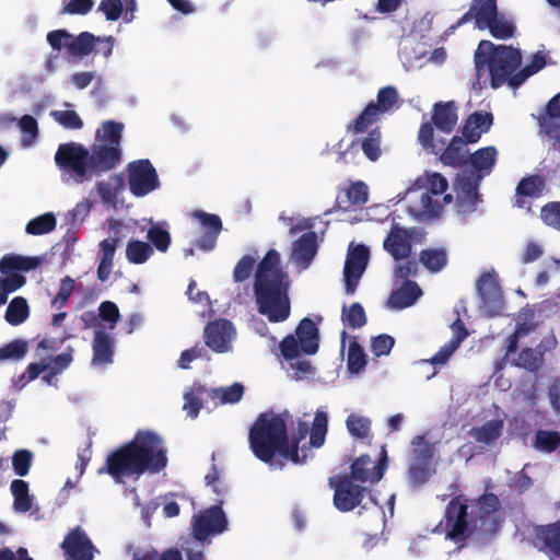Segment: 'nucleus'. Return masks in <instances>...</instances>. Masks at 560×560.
Returning <instances> with one entry per match:
<instances>
[{
  "label": "nucleus",
  "mask_w": 560,
  "mask_h": 560,
  "mask_svg": "<svg viewBox=\"0 0 560 560\" xmlns=\"http://www.w3.org/2000/svg\"><path fill=\"white\" fill-rule=\"evenodd\" d=\"M122 129L121 122L107 120L96 130L90 148L73 141L59 144L54 160L62 182L80 185L115 170L122 158Z\"/></svg>",
  "instance_id": "nucleus-1"
},
{
  "label": "nucleus",
  "mask_w": 560,
  "mask_h": 560,
  "mask_svg": "<svg viewBox=\"0 0 560 560\" xmlns=\"http://www.w3.org/2000/svg\"><path fill=\"white\" fill-rule=\"evenodd\" d=\"M166 465V450L160 435L139 430L131 441L107 456L105 466L97 472H106L115 481H120L124 477L141 476L144 472L158 474Z\"/></svg>",
  "instance_id": "nucleus-2"
},
{
  "label": "nucleus",
  "mask_w": 560,
  "mask_h": 560,
  "mask_svg": "<svg viewBox=\"0 0 560 560\" xmlns=\"http://www.w3.org/2000/svg\"><path fill=\"white\" fill-rule=\"evenodd\" d=\"M289 290L290 279L282 269L280 255L269 249L255 272L254 296L258 313L270 323L287 320L291 314Z\"/></svg>",
  "instance_id": "nucleus-3"
},
{
  "label": "nucleus",
  "mask_w": 560,
  "mask_h": 560,
  "mask_svg": "<svg viewBox=\"0 0 560 560\" xmlns=\"http://www.w3.org/2000/svg\"><path fill=\"white\" fill-rule=\"evenodd\" d=\"M248 442L255 457L270 467L282 468L283 460L306 462V455L300 457L296 445H290L287 423L279 415L260 413L249 430Z\"/></svg>",
  "instance_id": "nucleus-4"
},
{
  "label": "nucleus",
  "mask_w": 560,
  "mask_h": 560,
  "mask_svg": "<svg viewBox=\"0 0 560 560\" xmlns=\"http://www.w3.org/2000/svg\"><path fill=\"white\" fill-rule=\"evenodd\" d=\"M477 78H489L490 86L499 89L506 84L517 89L521 84L514 83L516 72L522 66V54L518 48L506 45H495L491 40L482 39L474 55Z\"/></svg>",
  "instance_id": "nucleus-5"
},
{
  "label": "nucleus",
  "mask_w": 560,
  "mask_h": 560,
  "mask_svg": "<svg viewBox=\"0 0 560 560\" xmlns=\"http://www.w3.org/2000/svg\"><path fill=\"white\" fill-rule=\"evenodd\" d=\"M444 534L446 539L463 542L475 537L471 518H468V500L463 494L456 495L446 504L443 518L433 530Z\"/></svg>",
  "instance_id": "nucleus-6"
},
{
  "label": "nucleus",
  "mask_w": 560,
  "mask_h": 560,
  "mask_svg": "<svg viewBox=\"0 0 560 560\" xmlns=\"http://www.w3.org/2000/svg\"><path fill=\"white\" fill-rule=\"evenodd\" d=\"M471 522L477 541L487 544L492 540L503 523L501 502L497 494L486 492L478 497Z\"/></svg>",
  "instance_id": "nucleus-7"
},
{
  "label": "nucleus",
  "mask_w": 560,
  "mask_h": 560,
  "mask_svg": "<svg viewBox=\"0 0 560 560\" xmlns=\"http://www.w3.org/2000/svg\"><path fill=\"white\" fill-rule=\"evenodd\" d=\"M415 186L425 191L421 194L419 206L410 207V213L417 218H438L440 217L443 206L434 196L444 194L448 188L447 179L441 173H427L424 176L416 179Z\"/></svg>",
  "instance_id": "nucleus-8"
},
{
  "label": "nucleus",
  "mask_w": 560,
  "mask_h": 560,
  "mask_svg": "<svg viewBox=\"0 0 560 560\" xmlns=\"http://www.w3.org/2000/svg\"><path fill=\"white\" fill-rule=\"evenodd\" d=\"M329 487L334 490V505L342 512L353 511L362 504L363 499L371 494L368 487L354 482L350 477L336 475L328 479Z\"/></svg>",
  "instance_id": "nucleus-9"
},
{
  "label": "nucleus",
  "mask_w": 560,
  "mask_h": 560,
  "mask_svg": "<svg viewBox=\"0 0 560 560\" xmlns=\"http://www.w3.org/2000/svg\"><path fill=\"white\" fill-rule=\"evenodd\" d=\"M397 89L388 85L377 92L376 102L369 103L362 113L355 118L352 130L355 133L364 132L378 117L389 112L398 102Z\"/></svg>",
  "instance_id": "nucleus-10"
},
{
  "label": "nucleus",
  "mask_w": 560,
  "mask_h": 560,
  "mask_svg": "<svg viewBox=\"0 0 560 560\" xmlns=\"http://www.w3.org/2000/svg\"><path fill=\"white\" fill-rule=\"evenodd\" d=\"M128 185L136 197H143L159 187L155 168L149 160H139L128 165Z\"/></svg>",
  "instance_id": "nucleus-11"
},
{
  "label": "nucleus",
  "mask_w": 560,
  "mask_h": 560,
  "mask_svg": "<svg viewBox=\"0 0 560 560\" xmlns=\"http://www.w3.org/2000/svg\"><path fill=\"white\" fill-rule=\"evenodd\" d=\"M370 259V249L364 244L350 245L343 267L346 292L352 294L364 273Z\"/></svg>",
  "instance_id": "nucleus-12"
},
{
  "label": "nucleus",
  "mask_w": 560,
  "mask_h": 560,
  "mask_svg": "<svg viewBox=\"0 0 560 560\" xmlns=\"http://www.w3.org/2000/svg\"><path fill=\"white\" fill-rule=\"evenodd\" d=\"M386 466L387 456L385 451H383V456L377 463H374L368 454H363L352 462L350 474L343 476L350 477L352 481L360 485H375L383 478Z\"/></svg>",
  "instance_id": "nucleus-13"
},
{
  "label": "nucleus",
  "mask_w": 560,
  "mask_h": 560,
  "mask_svg": "<svg viewBox=\"0 0 560 560\" xmlns=\"http://www.w3.org/2000/svg\"><path fill=\"white\" fill-rule=\"evenodd\" d=\"M221 504L222 501L205 510L195 518L192 530L197 540L203 541L210 535L221 534L226 529L228 520Z\"/></svg>",
  "instance_id": "nucleus-14"
},
{
  "label": "nucleus",
  "mask_w": 560,
  "mask_h": 560,
  "mask_svg": "<svg viewBox=\"0 0 560 560\" xmlns=\"http://www.w3.org/2000/svg\"><path fill=\"white\" fill-rule=\"evenodd\" d=\"M481 180L474 176L463 174L457 175L454 180L456 190V208L458 213L470 214L477 210L481 201V195L478 191Z\"/></svg>",
  "instance_id": "nucleus-15"
},
{
  "label": "nucleus",
  "mask_w": 560,
  "mask_h": 560,
  "mask_svg": "<svg viewBox=\"0 0 560 560\" xmlns=\"http://www.w3.org/2000/svg\"><path fill=\"white\" fill-rule=\"evenodd\" d=\"M498 12L497 0H471L469 10L451 25L446 33L452 34L457 27L470 21H474L476 28L483 31Z\"/></svg>",
  "instance_id": "nucleus-16"
},
{
  "label": "nucleus",
  "mask_w": 560,
  "mask_h": 560,
  "mask_svg": "<svg viewBox=\"0 0 560 560\" xmlns=\"http://www.w3.org/2000/svg\"><path fill=\"white\" fill-rule=\"evenodd\" d=\"M328 432V415L326 411L317 410L314 416L312 428L305 421H299L296 431L293 434L290 445H296L299 453V443L310 434V444L313 447L324 445Z\"/></svg>",
  "instance_id": "nucleus-17"
},
{
  "label": "nucleus",
  "mask_w": 560,
  "mask_h": 560,
  "mask_svg": "<svg viewBox=\"0 0 560 560\" xmlns=\"http://www.w3.org/2000/svg\"><path fill=\"white\" fill-rule=\"evenodd\" d=\"M67 560H93L95 547L81 527L70 530L60 545Z\"/></svg>",
  "instance_id": "nucleus-18"
},
{
  "label": "nucleus",
  "mask_w": 560,
  "mask_h": 560,
  "mask_svg": "<svg viewBox=\"0 0 560 560\" xmlns=\"http://www.w3.org/2000/svg\"><path fill=\"white\" fill-rule=\"evenodd\" d=\"M233 325L228 319H217L206 325L203 339L207 347L218 353L228 352L231 349Z\"/></svg>",
  "instance_id": "nucleus-19"
},
{
  "label": "nucleus",
  "mask_w": 560,
  "mask_h": 560,
  "mask_svg": "<svg viewBox=\"0 0 560 560\" xmlns=\"http://www.w3.org/2000/svg\"><path fill=\"white\" fill-rule=\"evenodd\" d=\"M477 290L485 308L491 315L499 314L503 307V296L495 275L482 273L478 280Z\"/></svg>",
  "instance_id": "nucleus-20"
},
{
  "label": "nucleus",
  "mask_w": 560,
  "mask_h": 560,
  "mask_svg": "<svg viewBox=\"0 0 560 560\" xmlns=\"http://www.w3.org/2000/svg\"><path fill=\"white\" fill-rule=\"evenodd\" d=\"M192 215L201 224V235L196 241L197 248L205 252L212 250L222 231L221 218L218 214L208 213L202 210L195 211Z\"/></svg>",
  "instance_id": "nucleus-21"
},
{
  "label": "nucleus",
  "mask_w": 560,
  "mask_h": 560,
  "mask_svg": "<svg viewBox=\"0 0 560 560\" xmlns=\"http://www.w3.org/2000/svg\"><path fill=\"white\" fill-rule=\"evenodd\" d=\"M535 540L551 560L560 559V521L537 526Z\"/></svg>",
  "instance_id": "nucleus-22"
},
{
  "label": "nucleus",
  "mask_w": 560,
  "mask_h": 560,
  "mask_svg": "<svg viewBox=\"0 0 560 560\" xmlns=\"http://www.w3.org/2000/svg\"><path fill=\"white\" fill-rule=\"evenodd\" d=\"M498 160V150L493 145L480 148L468 156V164H470L472 171L468 174L482 180L485 176H488Z\"/></svg>",
  "instance_id": "nucleus-23"
},
{
  "label": "nucleus",
  "mask_w": 560,
  "mask_h": 560,
  "mask_svg": "<svg viewBox=\"0 0 560 560\" xmlns=\"http://www.w3.org/2000/svg\"><path fill=\"white\" fill-rule=\"evenodd\" d=\"M545 179L539 175H528L523 177L516 186L514 207L520 209H530L529 198H538L545 189Z\"/></svg>",
  "instance_id": "nucleus-24"
},
{
  "label": "nucleus",
  "mask_w": 560,
  "mask_h": 560,
  "mask_svg": "<svg viewBox=\"0 0 560 560\" xmlns=\"http://www.w3.org/2000/svg\"><path fill=\"white\" fill-rule=\"evenodd\" d=\"M493 124V115L489 112L476 110L468 116L463 128L462 135L467 142L476 143L482 133L490 130Z\"/></svg>",
  "instance_id": "nucleus-25"
},
{
  "label": "nucleus",
  "mask_w": 560,
  "mask_h": 560,
  "mask_svg": "<svg viewBox=\"0 0 560 560\" xmlns=\"http://www.w3.org/2000/svg\"><path fill=\"white\" fill-rule=\"evenodd\" d=\"M384 249L395 260L407 259L411 253V243L404 228L394 225L383 243Z\"/></svg>",
  "instance_id": "nucleus-26"
},
{
  "label": "nucleus",
  "mask_w": 560,
  "mask_h": 560,
  "mask_svg": "<svg viewBox=\"0 0 560 560\" xmlns=\"http://www.w3.org/2000/svg\"><path fill=\"white\" fill-rule=\"evenodd\" d=\"M422 295V290L417 282L406 280L398 289L394 290L387 301L393 310H404L412 306Z\"/></svg>",
  "instance_id": "nucleus-27"
},
{
  "label": "nucleus",
  "mask_w": 560,
  "mask_h": 560,
  "mask_svg": "<svg viewBox=\"0 0 560 560\" xmlns=\"http://www.w3.org/2000/svg\"><path fill=\"white\" fill-rule=\"evenodd\" d=\"M469 142L463 137L454 136L448 145L444 149L440 156V161L447 166L462 167L468 164Z\"/></svg>",
  "instance_id": "nucleus-28"
},
{
  "label": "nucleus",
  "mask_w": 560,
  "mask_h": 560,
  "mask_svg": "<svg viewBox=\"0 0 560 560\" xmlns=\"http://www.w3.org/2000/svg\"><path fill=\"white\" fill-rule=\"evenodd\" d=\"M295 335L296 339L300 341L303 353L312 355L318 351L319 334L315 323L311 318L305 317L299 323Z\"/></svg>",
  "instance_id": "nucleus-29"
},
{
  "label": "nucleus",
  "mask_w": 560,
  "mask_h": 560,
  "mask_svg": "<svg viewBox=\"0 0 560 560\" xmlns=\"http://www.w3.org/2000/svg\"><path fill=\"white\" fill-rule=\"evenodd\" d=\"M94 365H104L113 362L114 339L103 329H96L92 343Z\"/></svg>",
  "instance_id": "nucleus-30"
},
{
  "label": "nucleus",
  "mask_w": 560,
  "mask_h": 560,
  "mask_svg": "<svg viewBox=\"0 0 560 560\" xmlns=\"http://www.w3.org/2000/svg\"><path fill=\"white\" fill-rule=\"evenodd\" d=\"M457 108L453 101L434 104L432 122L439 130L444 133L452 132L457 124Z\"/></svg>",
  "instance_id": "nucleus-31"
},
{
  "label": "nucleus",
  "mask_w": 560,
  "mask_h": 560,
  "mask_svg": "<svg viewBox=\"0 0 560 560\" xmlns=\"http://www.w3.org/2000/svg\"><path fill=\"white\" fill-rule=\"evenodd\" d=\"M42 264L39 257H26L16 254H5L0 259V272L2 275H13L16 271H31Z\"/></svg>",
  "instance_id": "nucleus-32"
},
{
  "label": "nucleus",
  "mask_w": 560,
  "mask_h": 560,
  "mask_svg": "<svg viewBox=\"0 0 560 560\" xmlns=\"http://www.w3.org/2000/svg\"><path fill=\"white\" fill-rule=\"evenodd\" d=\"M292 249L296 261L306 264L312 261L317 253L316 233L313 231L304 233L293 243Z\"/></svg>",
  "instance_id": "nucleus-33"
},
{
  "label": "nucleus",
  "mask_w": 560,
  "mask_h": 560,
  "mask_svg": "<svg viewBox=\"0 0 560 560\" xmlns=\"http://www.w3.org/2000/svg\"><path fill=\"white\" fill-rule=\"evenodd\" d=\"M486 30H488L490 35L495 39L504 40L514 37L516 25L512 19L498 12L497 16L486 25Z\"/></svg>",
  "instance_id": "nucleus-34"
},
{
  "label": "nucleus",
  "mask_w": 560,
  "mask_h": 560,
  "mask_svg": "<svg viewBox=\"0 0 560 560\" xmlns=\"http://www.w3.org/2000/svg\"><path fill=\"white\" fill-rule=\"evenodd\" d=\"M10 490L13 495V509L15 512L26 513L32 509L28 483L22 479H14Z\"/></svg>",
  "instance_id": "nucleus-35"
},
{
  "label": "nucleus",
  "mask_w": 560,
  "mask_h": 560,
  "mask_svg": "<svg viewBox=\"0 0 560 560\" xmlns=\"http://www.w3.org/2000/svg\"><path fill=\"white\" fill-rule=\"evenodd\" d=\"M346 200L341 201L340 197H337V203L340 208H348L349 206H362L369 199V187L365 183L358 180L352 183L346 189Z\"/></svg>",
  "instance_id": "nucleus-36"
},
{
  "label": "nucleus",
  "mask_w": 560,
  "mask_h": 560,
  "mask_svg": "<svg viewBox=\"0 0 560 560\" xmlns=\"http://www.w3.org/2000/svg\"><path fill=\"white\" fill-rule=\"evenodd\" d=\"M419 261L430 272H440L447 265V254L444 248L422 249L419 254Z\"/></svg>",
  "instance_id": "nucleus-37"
},
{
  "label": "nucleus",
  "mask_w": 560,
  "mask_h": 560,
  "mask_svg": "<svg viewBox=\"0 0 560 560\" xmlns=\"http://www.w3.org/2000/svg\"><path fill=\"white\" fill-rule=\"evenodd\" d=\"M411 444L413 446L411 451L412 462L433 465L432 460L435 447L434 444L427 439V435L415 436Z\"/></svg>",
  "instance_id": "nucleus-38"
},
{
  "label": "nucleus",
  "mask_w": 560,
  "mask_h": 560,
  "mask_svg": "<svg viewBox=\"0 0 560 560\" xmlns=\"http://www.w3.org/2000/svg\"><path fill=\"white\" fill-rule=\"evenodd\" d=\"M30 316V307L26 299L23 296H15L9 303L4 318L5 320L12 325L18 326L24 323Z\"/></svg>",
  "instance_id": "nucleus-39"
},
{
  "label": "nucleus",
  "mask_w": 560,
  "mask_h": 560,
  "mask_svg": "<svg viewBox=\"0 0 560 560\" xmlns=\"http://www.w3.org/2000/svg\"><path fill=\"white\" fill-rule=\"evenodd\" d=\"M96 40L98 38L89 32H82L77 37L71 34L68 43V52L71 56H88L93 51Z\"/></svg>",
  "instance_id": "nucleus-40"
},
{
  "label": "nucleus",
  "mask_w": 560,
  "mask_h": 560,
  "mask_svg": "<svg viewBox=\"0 0 560 560\" xmlns=\"http://www.w3.org/2000/svg\"><path fill=\"white\" fill-rule=\"evenodd\" d=\"M208 393V389L206 386L195 383L190 389V392L185 393L184 395V407L183 409L186 410L187 416L195 419L200 409L202 408V397L205 394Z\"/></svg>",
  "instance_id": "nucleus-41"
},
{
  "label": "nucleus",
  "mask_w": 560,
  "mask_h": 560,
  "mask_svg": "<svg viewBox=\"0 0 560 560\" xmlns=\"http://www.w3.org/2000/svg\"><path fill=\"white\" fill-rule=\"evenodd\" d=\"M153 255L151 244L138 240L129 241L126 247V257L135 265L144 264Z\"/></svg>",
  "instance_id": "nucleus-42"
},
{
  "label": "nucleus",
  "mask_w": 560,
  "mask_h": 560,
  "mask_svg": "<svg viewBox=\"0 0 560 560\" xmlns=\"http://www.w3.org/2000/svg\"><path fill=\"white\" fill-rule=\"evenodd\" d=\"M502 421L491 420L479 428H474L471 434L479 443L491 444L502 434Z\"/></svg>",
  "instance_id": "nucleus-43"
},
{
  "label": "nucleus",
  "mask_w": 560,
  "mask_h": 560,
  "mask_svg": "<svg viewBox=\"0 0 560 560\" xmlns=\"http://www.w3.org/2000/svg\"><path fill=\"white\" fill-rule=\"evenodd\" d=\"M560 446V432L549 430H537L535 433L534 447L544 453H552Z\"/></svg>",
  "instance_id": "nucleus-44"
},
{
  "label": "nucleus",
  "mask_w": 560,
  "mask_h": 560,
  "mask_svg": "<svg viewBox=\"0 0 560 560\" xmlns=\"http://www.w3.org/2000/svg\"><path fill=\"white\" fill-rule=\"evenodd\" d=\"M341 319L352 329H359L368 322L365 311L359 302L352 303L349 307L343 306Z\"/></svg>",
  "instance_id": "nucleus-45"
},
{
  "label": "nucleus",
  "mask_w": 560,
  "mask_h": 560,
  "mask_svg": "<svg viewBox=\"0 0 560 560\" xmlns=\"http://www.w3.org/2000/svg\"><path fill=\"white\" fill-rule=\"evenodd\" d=\"M544 353L533 348H524L517 359L513 362L515 366L523 368L529 372H537L542 364Z\"/></svg>",
  "instance_id": "nucleus-46"
},
{
  "label": "nucleus",
  "mask_w": 560,
  "mask_h": 560,
  "mask_svg": "<svg viewBox=\"0 0 560 560\" xmlns=\"http://www.w3.org/2000/svg\"><path fill=\"white\" fill-rule=\"evenodd\" d=\"M244 394V387L240 383H234L228 387H219L210 390L209 396L212 399H219L221 404H236Z\"/></svg>",
  "instance_id": "nucleus-47"
},
{
  "label": "nucleus",
  "mask_w": 560,
  "mask_h": 560,
  "mask_svg": "<svg viewBox=\"0 0 560 560\" xmlns=\"http://www.w3.org/2000/svg\"><path fill=\"white\" fill-rule=\"evenodd\" d=\"M147 238L152 244L151 246L161 253L167 252L172 241L170 232L161 223L152 224L148 230Z\"/></svg>",
  "instance_id": "nucleus-48"
},
{
  "label": "nucleus",
  "mask_w": 560,
  "mask_h": 560,
  "mask_svg": "<svg viewBox=\"0 0 560 560\" xmlns=\"http://www.w3.org/2000/svg\"><path fill=\"white\" fill-rule=\"evenodd\" d=\"M56 228V218L52 213L47 212L32 219L25 228L27 234L43 235L51 232Z\"/></svg>",
  "instance_id": "nucleus-49"
},
{
  "label": "nucleus",
  "mask_w": 560,
  "mask_h": 560,
  "mask_svg": "<svg viewBox=\"0 0 560 560\" xmlns=\"http://www.w3.org/2000/svg\"><path fill=\"white\" fill-rule=\"evenodd\" d=\"M368 363L363 348L357 340H352L349 345L347 366L351 374L361 372Z\"/></svg>",
  "instance_id": "nucleus-50"
},
{
  "label": "nucleus",
  "mask_w": 560,
  "mask_h": 560,
  "mask_svg": "<svg viewBox=\"0 0 560 560\" xmlns=\"http://www.w3.org/2000/svg\"><path fill=\"white\" fill-rule=\"evenodd\" d=\"M381 138L382 135L380 128H374L362 140L361 149L364 155L372 162L378 160L382 154Z\"/></svg>",
  "instance_id": "nucleus-51"
},
{
  "label": "nucleus",
  "mask_w": 560,
  "mask_h": 560,
  "mask_svg": "<svg viewBox=\"0 0 560 560\" xmlns=\"http://www.w3.org/2000/svg\"><path fill=\"white\" fill-rule=\"evenodd\" d=\"M25 282L26 278L20 273L0 277V305H4L9 295L22 288Z\"/></svg>",
  "instance_id": "nucleus-52"
},
{
  "label": "nucleus",
  "mask_w": 560,
  "mask_h": 560,
  "mask_svg": "<svg viewBox=\"0 0 560 560\" xmlns=\"http://www.w3.org/2000/svg\"><path fill=\"white\" fill-rule=\"evenodd\" d=\"M346 425L349 433L357 439H365L371 432L370 419L357 413H350L347 417Z\"/></svg>",
  "instance_id": "nucleus-53"
},
{
  "label": "nucleus",
  "mask_w": 560,
  "mask_h": 560,
  "mask_svg": "<svg viewBox=\"0 0 560 560\" xmlns=\"http://www.w3.org/2000/svg\"><path fill=\"white\" fill-rule=\"evenodd\" d=\"M28 351V345L23 339H14L0 347V361L21 360Z\"/></svg>",
  "instance_id": "nucleus-54"
},
{
  "label": "nucleus",
  "mask_w": 560,
  "mask_h": 560,
  "mask_svg": "<svg viewBox=\"0 0 560 560\" xmlns=\"http://www.w3.org/2000/svg\"><path fill=\"white\" fill-rule=\"evenodd\" d=\"M434 474L435 468L433 465L415 462L411 463L408 470L409 481L413 487H420L424 485Z\"/></svg>",
  "instance_id": "nucleus-55"
},
{
  "label": "nucleus",
  "mask_w": 560,
  "mask_h": 560,
  "mask_svg": "<svg viewBox=\"0 0 560 560\" xmlns=\"http://www.w3.org/2000/svg\"><path fill=\"white\" fill-rule=\"evenodd\" d=\"M545 66V56H542L540 52L535 54L532 57L529 65L525 66L524 68L520 67V70L516 72V79L514 80V83L522 85L529 77L540 71Z\"/></svg>",
  "instance_id": "nucleus-56"
},
{
  "label": "nucleus",
  "mask_w": 560,
  "mask_h": 560,
  "mask_svg": "<svg viewBox=\"0 0 560 560\" xmlns=\"http://www.w3.org/2000/svg\"><path fill=\"white\" fill-rule=\"evenodd\" d=\"M33 453L28 450H18L12 456V466L14 472L20 477H25L32 466Z\"/></svg>",
  "instance_id": "nucleus-57"
},
{
  "label": "nucleus",
  "mask_w": 560,
  "mask_h": 560,
  "mask_svg": "<svg viewBox=\"0 0 560 560\" xmlns=\"http://www.w3.org/2000/svg\"><path fill=\"white\" fill-rule=\"evenodd\" d=\"M19 126L24 135L22 140L23 145H31L38 135L37 120L31 115H24L21 117Z\"/></svg>",
  "instance_id": "nucleus-58"
},
{
  "label": "nucleus",
  "mask_w": 560,
  "mask_h": 560,
  "mask_svg": "<svg viewBox=\"0 0 560 560\" xmlns=\"http://www.w3.org/2000/svg\"><path fill=\"white\" fill-rule=\"evenodd\" d=\"M540 218L547 225L560 231V201L545 205L541 208Z\"/></svg>",
  "instance_id": "nucleus-59"
},
{
  "label": "nucleus",
  "mask_w": 560,
  "mask_h": 560,
  "mask_svg": "<svg viewBox=\"0 0 560 560\" xmlns=\"http://www.w3.org/2000/svg\"><path fill=\"white\" fill-rule=\"evenodd\" d=\"M93 0H63L60 14L84 15L93 8Z\"/></svg>",
  "instance_id": "nucleus-60"
},
{
  "label": "nucleus",
  "mask_w": 560,
  "mask_h": 560,
  "mask_svg": "<svg viewBox=\"0 0 560 560\" xmlns=\"http://www.w3.org/2000/svg\"><path fill=\"white\" fill-rule=\"evenodd\" d=\"M54 118L62 127L67 129H81L83 121L74 110H56L52 113Z\"/></svg>",
  "instance_id": "nucleus-61"
},
{
  "label": "nucleus",
  "mask_w": 560,
  "mask_h": 560,
  "mask_svg": "<svg viewBox=\"0 0 560 560\" xmlns=\"http://www.w3.org/2000/svg\"><path fill=\"white\" fill-rule=\"evenodd\" d=\"M254 266H255V259L252 256H249V255L243 256L234 267V270H233L234 281L235 282H244L245 280H247L254 270Z\"/></svg>",
  "instance_id": "nucleus-62"
},
{
  "label": "nucleus",
  "mask_w": 560,
  "mask_h": 560,
  "mask_svg": "<svg viewBox=\"0 0 560 560\" xmlns=\"http://www.w3.org/2000/svg\"><path fill=\"white\" fill-rule=\"evenodd\" d=\"M74 287L75 281L71 277L66 276L62 278L60 281L59 291L52 300V305L58 308L63 307L71 296Z\"/></svg>",
  "instance_id": "nucleus-63"
},
{
  "label": "nucleus",
  "mask_w": 560,
  "mask_h": 560,
  "mask_svg": "<svg viewBox=\"0 0 560 560\" xmlns=\"http://www.w3.org/2000/svg\"><path fill=\"white\" fill-rule=\"evenodd\" d=\"M395 345V339L386 334L378 335L372 340V351L376 357L388 355Z\"/></svg>",
  "instance_id": "nucleus-64"
}]
</instances>
